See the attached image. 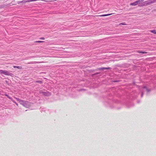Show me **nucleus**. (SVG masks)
<instances>
[{
	"mask_svg": "<svg viewBox=\"0 0 156 156\" xmlns=\"http://www.w3.org/2000/svg\"><path fill=\"white\" fill-rule=\"evenodd\" d=\"M16 98L17 101H18L21 104L23 105L24 106L27 107L28 106H29V102L28 101H23L16 98Z\"/></svg>",
	"mask_w": 156,
	"mask_h": 156,
	"instance_id": "1",
	"label": "nucleus"
},
{
	"mask_svg": "<svg viewBox=\"0 0 156 156\" xmlns=\"http://www.w3.org/2000/svg\"><path fill=\"white\" fill-rule=\"evenodd\" d=\"M155 1L153 0H150L144 2L143 3V5H142L139 6H141L145 5H149L152 3H153Z\"/></svg>",
	"mask_w": 156,
	"mask_h": 156,
	"instance_id": "2",
	"label": "nucleus"
},
{
	"mask_svg": "<svg viewBox=\"0 0 156 156\" xmlns=\"http://www.w3.org/2000/svg\"><path fill=\"white\" fill-rule=\"evenodd\" d=\"M0 73L3 74L4 75L7 76L10 75V73L9 71L6 70H0Z\"/></svg>",
	"mask_w": 156,
	"mask_h": 156,
	"instance_id": "3",
	"label": "nucleus"
},
{
	"mask_svg": "<svg viewBox=\"0 0 156 156\" xmlns=\"http://www.w3.org/2000/svg\"><path fill=\"white\" fill-rule=\"evenodd\" d=\"M51 93L49 92H46L44 93V95L46 96H50L51 95Z\"/></svg>",
	"mask_w": 156,
	"mask_h": 156,
	"instance_id": "4",
	"label": "nucleus"
},
{
	"mask_svg": "<svg viewBox=\"0 0 156 156\" xmlns=\"http://www.w3.org/2000/svg\"><path fill=\"white\" fill-rule=\"evenodd\" d=\"M111 68L110 67H108V68H100L99 69V70H103L104 69H110Z\"/></svg>",
	"mask_w": 156,
	"mask_h": 156,
	"instance_id": "5",
	"label": "nucleus"
},
{
	"mask_svg": "<svg viewBox=\"0 0 156 156\" xmlns=\"http://www.w3.org/2000/svg\"><path fill=\"white\" fill-rule=\"evenodd\" d=\"M112 14H103V15H101L99 16H110V15H111Z\"/></svg>",
	"mask_w": 156,
	"mask_h": 156,
	"instance_id": "6",
	"label": "nucleus"
},
{
	"mask_svg": "<svg viewBox=\"0 0 156 156\" xmlns=\"http://www.w3.org/2000/svg\"><path fill=\"white\" fill-rule=\"evenodd\" d=\"M137 4L136 2H135L132 3H131L130 4V5H137Z\"/></svg>",
	"mask_w": 156,
	"mask_h": 156,
	"instance_id": "7",
	"label": "nucleus"
},
{
	"mask_svg": "<svg viewBox=\"0 0 156 156\" xmlns=\"http://www.w3.org/2000/svg\"><path fill=\"white\" fill-rule=\"evenodd\" d=\"M13 68H17L19 69H22V67L21 66H14Z\"/></svg>",
	"mask_w": 156,
	"mask_h": 156,
	"instance_id": "8",
	"label": "nucleus"
},
{
	"mask_svg": "<svg viewBox=\"0 0 156 156\" xmlns=\"http://www.w3.org/2000/svg\"><path fill=\"white\" fill-rule=\"evenodd\" d=\"M149 31L151 33H153L154 34H156V31L155 30H150Z\"/></svg>",
	"mask_w": 156,
	"mask_h": 156,
	"instance_id": "9",
	"label": "nucleus"
},
{
	"mask_svg": "<svg viewBox=\"0 0 156 156\" xmlns=\"http://www.w3.org/2000/svg\"><path fill=\"white\" fill-rule=\"evenodd\" d=\"M137 52L139 53H143V54L146 53H147V52H144V51H138Z\"/></svg>",
	"mask_w": 156,
	"mask_h": 156,
	"instance_id": "10",
	"label": "nucleus"
},
{
	"mask_svg": "<svg viewBox=\"0 0 156 156\" xmlns=\"http://www.w3.org/2000/svg\"><path fill=\"white\" fill-rule=\"evenodd\" d=\"M35 42H37V43H42L44 42V41H36Z\"/></svg>",
	"mask_w": 156,
	"mask_h": 156,
	"instance_id": "11",
	"label": "nucleus"
},
{
	"mask_svg": "<svg viewBox=\"0 0 156 156\" xmlns=\"http://www.w3.org/2000/svg\"><path fill=\"white\" fill-rule=\"evenodd\" d=\"M126 25V24L124 23H120L119 24V25Z\"/></svg>",
	"mask_w": 156,
	"mask_h": 156,
	"instance_id": "12",
	"label": "nucleus"
},
{
	"mask_svg": "<svg viewBox=\"0 0 156 156\" xmlns=\"http://www.w3.org/2000/svg\"><path fill=\"white\" fill-rule=\"evenodd\" d=\"M136 2H137V4L138 5V4H140V1L139 0L136 1Z\"/></svg>",
	"mask_w": 156,
	"mask_h": 156,
	"instance_id": "13",
	"label": "nucleus"
},
{
	"mask_svg": "<svg viewBox=\"0 0 156 156\" xmlns=\"http://www.w3.org/2000/svg\"><path fill=\"white\" fill-rule=\"evenodd\" d=\"M36 83H42V82L41 81H36Z\"/></svg>",
	"mask_w": 156,
	"mask_h": 156,
	"instance_id": "14",
	"label": "nucleus"
},
{
	"mask_svg": "<svg viewBox=\"0 0 156 156\" xmlns=\"http://www.w3.org/2000/svg\"><path fill=\"white\" fill-rule=\"evenodd\" d=\"M12 101L17 106H18V104L15 101Z\"/></svg>",
	"mask_w": 156,
	"mask_h": 156,
	"instance_id": "15",
	"label": "nucleus"
},
{
	"mask_svg": "<svg viewBox=\"0 0 156 156\" xmlns=\"http://www.w3.org/2000/svg\"><path fill=\"white\" fill-rule=\"evenodd\" d=\"M40 39L44 40L45 39V38L43 37H42L40 38Z\"/></svg>",
	"mask_w": 156,
	"mask_h": 156,
	"instance_id": "16",
	"label": "nucleus"
},
{
	"mask_svg": "<svg viewBox=\"0 0 156 156\" xmlns=\"http://www.w3.org/2000/svg\"><path fill=\"white\" fill-rule=\"evenodd\" d=\"M8 98L9 99H10V100H11L12 101H13L12 98L10 97H8Z\"/></svg>",
	"mask_w": 156,
	"mask_h": 156,
	"instance_id": "17",
	"label": "nucleus"
},
{
	"mask_svg": "<svg viewBox=\"0 0 156 156\" xmlns=\"http://www.w3.org/2000/svg\"><path fill=\"white\" fill-rule=\"evenodd\" d=\"M144 89L145 90H147V89L146 87H144Z\"/></svg>",
	"mask_w": 156,
	"mask_h": 156,
	"instance_id": "18",
	"label": "nucleus"
},
{
	"mask_svg": "<svg viewBox=\"0 0 156 156\" xmlns=\"http://www.w3.org/2000/svg\"><path fill=\"white\" fill-rule=\"evenodd\" d=\"M140 1V2H143L144 1V0H139Z\"/></svg>",
	"mask_w": 156,
	"mask_h": 156,
	"instance_id": "19",
	"label": "nucleus"
},
{
	"mask_svg": "<svg viewBox=\"0 0 156 156\" xmlns=\"http://www.w3.org/2000/svg\"><path fill=\"white\" fill-rule=\"evenodd\" d=\"M143 93H142V95H141V97H142L143 96Z\"/></svg>",
	"mask_w": 156,
	"mask_h": 156,
	"instance_id": "20",
	"label": "nucleus"
},
{
	"mask_svg": "<svg viewBox=\"0 0 156 156\" xmlns=\"http://www.w3.org/2000/svg\"><path fill=\"white\" fill-rule=\"evenodd\" d=\"M5 96L7 97L8 96V95L7 94H5Z\"/></svg>",
	"mask_w": 156,
	"mask_h": 156,
	"instance_id": "21",
	"label": "nucleus"
},
{
	"mask_svg": "<svg viewBox=\"0 0 156 156\" xmlns=\"http://www.w3.org/2000/svg\"><path fill=\"white\" fill-rule=\"evenodd\" d=\"M7 97L8 98V97H9V96L8 95V96H7Z\"/></svg>",
	"mask_w": 156,
	"mask_h": 156,
	"instance_id": "22",
	"label": "nucleus"
}]
</instances>
